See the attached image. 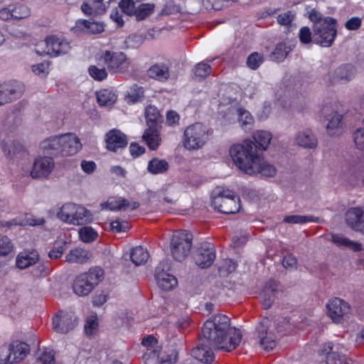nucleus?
Segmentation results:
<instances>
[{"mask_svg":"<svg viewBox=\"0 0 364 364\" xmlns=\"http://www.w3.org/2000/svg\"><path fill=\"white\" fill-rule=\"evenodd\" d=\"M64 247L63 245L54 246L53 249L48 252V257L51 259H56L60 258L63 253Z\"/></svg>","mask_w":364,"mask_h":364,"instance_id":"63","label":"nucleus"},{"mask_svg":"<svg viewBox=\"0 0 364 364\" xmlns=\"http://www.w3.org/2000/svg\"><path fill=\"white\" fill-rule=\"evenodd\" d=\"M296 17L294 11H287L279 14L277 17V23L284 26H291V23Z\"/></svg>","mask_w":364,"mask_h":364,"instance_id":"50","label":"nucleus"},{"mask_svg":"<svg viewBox=\"0 0 364 364\" xmlns=\"http://www.w3.org/2000/svg\"><path fill=\"white\" fill-rule=\"evenodd\" d=\"M237 119L240 126L245 132H248L253 128L254 118L249 111L244 108L237 109Z\"/></svg>","mask_w":364,"mask_h":364,"instance_id":"32","label":"nucleus"},{"mask_svg":"<svg viewBox=\"0 0 364 364\" xmlns=\"http://www.w3.org/2000/svg\"><path fill=\"white\" fill-rule=\"evenodd\" d=\"M277 284L274 281H270L260 293L262 306L265 309H269L274 302L277 296Z\"/></svg>","mask_w":364,"mask_h":364,"instance_id":"27","label":"nucleus"},{"mask_svg":"<svg viewBox=\"0 0 364 364\" xmlns=\"http://www.w3.org/2000/svg\"><path fill=\"white\" fill-rule=\"evenodd\" d=\"M202 336L212 346L225 351L235 349L242 339L240 331L232 327L230 319L224 314L208 319L202 327Z\"/></svg>","mask_w":364,"mask_h":364,"instance_id":"1","label":"nucleus"},{"mask_svg":"<svg viewBox=\"0 0 364 364\" xmlns=\"http://www.w3.org/2000/svg\"><path fill=\"white\" fill-rule=\"evenodd\" d=\"M211 205L224 214L237 213L241 208L240 198L233 191L222 188H217L213 191Z\"/></svg>","mask_w":364,"mask_h":364,"instance_id":"6","label":"nucleus"},{"mask_svg":"<svg viewBox=\"0 0 364 364\" xmlns=\"http://www.w3.org/2000/svg\"><path fill=\"white\" fill-rule=\"evenodd\" d=\"M88 73L91 77L97 81H102L107 77V73L105 68H98L96 65H90Z\"/></svg>","mask_w":364,"mask_h":364,"instance_id":"51","label":"nucleus"},{"mask_svg":"<svg viewBox=\"0 0 364 364\" xmlns=\"http://www.w3.org/2000/svg\"><path fill=\"white\" fill-rule=\"evenodd\" d=\"M237 264L231 259H227L223 262L220 271H224L227 273H230L235 271Z\"/></svg>","mask_w":364,"mask_h":364,"instance_id":"64","label":"nucleus"},{"mask_svg":"<svg viewBox=\"0 0 364 364\" xmlns=\"http://www.w3.org/2000/svg\"><path fill=\"white\" fill-rule=\"evenodd\" d=\"M289 320L283 318L278 323H272L268 318H264L257 328L259 344L265 350H272L277 341L291 330Z\"/></svg>","mask_w":364,"mask_h":364,"instance_id":"4","label":"nucleus"},{"mask_svg":"<svg viewBox=\"0 0 364 364\" xmlns=\"http://www.w3.org/2000/svg\"><path fill=\"white\" fill-rule=\"evenodd\" d=\"M11 11L13 19H22L30 16V9L22 2H16L11 4Z\"/></svg>","mask_w":364,"mask_h":364,"instance_id":"42","label":"nucleus"},{"mask_svg":"<svg viewBox=\"0 0 364 364\" xmlns=\"http://www.w3.org/2000/svg\"><path fill=\"white\" fill-rule=\"evenodd\" d=\"M82 146L80 138L71 132L48 137L40 145L41 149L45 154L54 156H73L82 149Z\"/></svg>","mask_w":364,"mask_h":364,"instance_id":"3","label":"nucleus"},{"mask_svg":"<svg viewBox=\"0 0 364 364\" xmlns=\"http://www.w3.org/2000/svg\"><path fill=\"white\" fill-rule=\"evenodd\" d=\"M145 116L147 122H156L160 118V112L157 107L154 105H149L146 107Z\"/></svg>","mask_w":364,"mask_h":364,"instance_id":"56","label":"nucleus"},{"mask_svg":"<svg viewBox=\"0 0 364 364\" xmlns=\"http://www.w3.org/2000/svg\"><path fill=\"white\" fill-rule=\"evenodd\" d=\"M76 27L79 29L89 31L91 33H100L104 30L103 25L94 21L80 19L76 21Z\"/></svg>","mask_w":364,"mask_h":364,"instance_id":"44","label":"nucleus"},{"mask_svg":"<svg viewBox=\"0 0 364 364\" xmlns=\"http://www.w3.org/2000/svg\"><path fill=\"white\" fill-rule=\"evenodd\" d=\"M30 352V346L24 342L14 341L0 347V364H16L23 361Z\"/></svg>","mask_w":364,"mask_h":364,"instance_id":"10","label":"nucleus"},{"mask_svg":"<svg viewBox=\"0 0 364 364\" xmlns=\"http://www.w3.org/2000/svg\"><path fill=\"white\" fill-rule=\"evenodd\" d=\"M104 278V271L100 267L91 268L80 274L73 284L74 292L80 296L89 294Z\"/></svg>","mask_w":364,"mask_h":364,"instance_id":"8","label":"nucleus"},{"mask_svg":"<svg viewBox=\"0 0 364 364\" xmlns=\"http://www.w3.org/2000/svg\"><path fill=\"white\" fill-rule=\"evenodd\" d=\"M48 63L43 62L32 65V71L37 75L46 77L48 73Z\"/></svg>","mask_w":364,"mask_h":364,"instance_id":"59","label":"nucleus"},{"mask_svg":"<svg viewBox=\"0 0 364 364\" xmlns=\"http://www.w3.org/2000/svg\"><path fill=\"white\" fill-rule=\"evenodd\" d=\"M20 96V92H17L10 85H0V105L7 103Z\"/></svg>","mask_w":364,"mask_h":364,"instance_id":"38","label":"nucleus"},{"mask_svg":"<svg viewBox=\"0 0 364 364\" xmlns=\"http://www.w3.org/2000/svg\"><path fill=\"white\" fill-rule=\"evenodd\" d=\"M154 10V4H142L136 8L134 15L137 21H142L150 16Z\"/></svg>","mask_w":364,"mask_h":364,"instance_id":"46","label":"nucleus"},{"mask_svg":"<svg viewBox=\"0 0 364 364\" xmlns=\"http://www.w3.org/2000/svg\"><path fill=\"white\" fill-rule=\"evenodd\" d=\"M296 143L304 148L313 149L317 145V139L311 129H304L296 133Z\"/></svg>","mask_w":364,"mask_h":364,"instance_id":"26","label":"nucleus"},{"mask_svg":"<svg viewBox=\"0 0 364 364\" xmlns=\"http://www.w3.org/2000/svg\"><path fill=\"white\" fill-rule=\"evenodd\" d=\"M337 34L336 20L331 17H325L321 22L314 26V40L322 47H330Z\"/></svg>","mask_w":364,"mask_h":364,"instance_id":"9","label":"nucleus"},{"mask_svg":"<svg viewBox=\"0 0 364 364\" xmlns=\"http://www.w3.org/2000/svg\"><path fill=\"white\" fill-rule=\"evenodd\" d=\"M343 115L338 113L333 114L326 126L328 134L331 136H338L343 133Z\"/></svg>","mask_w":364,"mask_h":364,"instance_id":"31","label":"nucleus"},{"mask_svg":"<svg viewBox=\"0 0 364 364\" xmlns=\"http://www.w3.org/2000/svg\"><path fill=\"white\" fill-rule=\"evenodd\" d=\"M46 48L43 53L50 56H58L67 53L70 48L69 43L62 38L55 36H49L46 39Z\"/></svg>","mask_w":364,"mask_h":364,"instance_id":"20","label":"nucleus"},{"mask_svg":"<svg viewBox=\"0 0 364 364\" xmlns=\"http://www.w3.org/2000/svg\"><path fill=\"white\" fill-rule=\"evenodd\" d=\"M100 60L111 73H124L129 65L127 57L122 52L106 50L102 53Z\"/></svg>","mask_w":364,"mask_h":364,"instance_id":"13","label":"nucleus"},{"mask_svg":"<svg viewBox=\"0 0 364 364\" xmlns=\"http://www.w3.org/2000/svg\"><path fill=\"white\" fill-rule=\"evenodd\" d=\"M139 203L124 198H111L101 204L102 209L112 211L134 210L139 208Z\"/></svg>","mask_w":364,"mask_h":364,"instance_id":"21","label":"nucleus"},{"mask_svg":"<svg viewBox=\"0 0 364 364\" xmlns=\"http://www.w3.org/2000/svg\"><path fill=\"white\" fill-rule=\"evenodd\" d=\"M284 222L289 224H304L306 223H321L322 220L319 218L313 215H292L285 216Z\"/></svg>","mask_w":364,"mask_h":364,"instance_id":"40","label":"nucleus"},{"mask_svg":"<svg viewBox=\"0 0 364 364\" xmlns=\"http://www.w3.org/2000/svg\"><path fill=\"white\" fill-rule=\"evenodd\" d=\"M361 25V19L358 17H352L346 22V28L348 30H357Z\"/></svg>","mask_w":364,"mask_h":364,"instance_id":"62","label":"nucleus"},{"mask_svg":"<svg viewBox=\"0 0 364 364\" xmlns=\"http://www.w3.org/2000/svg\"><path fill=\"white\" fill-rule=\"evenodd\" d=\"M98 328V320L97 315L89 316L85 324V331L87 335L92 336L96 333Z\"/></svg>","mask_w":364,"mask_h":364,"instance_id":"52","label":"nucleus"},{"mask_svg":"<svg viewBox=\"0 0 364 364\" xmlns=\"http://www.w3.org/2000/svg\"><path fill=\"white\" fill-rule=\"evenodd\" d=\"M105 141L107 149L114 152L124 148L127 144V136L117 129H112L108 132L106 134Z\"/></svg>","mask_w":364,"mask_h":364,"instance_id":"23","label":"nucleus"},{"mask_svg":"<svg viewBox=\"0 0 364 364\" xmlns=\"http://www.w3.org/2000/svg\"><path fill=\"white\" fill-rule=\"evenodd\" d=\"M128 97L133 102L141 100L144 97V89L137 85H133L128 91Z\"/></svg>","mask_w":364,"mask_h":364,"instance_id":"54","label":"nucleus"},{"mask_svg":"<svg viewBox=\"0 0 364 364\" xmlns=\"http://www.w3.org/2000/svg\"><path fill=\"white\" fill-rule=\"evenodd\" d=\"M169 264L167 261H163L156 267L155 277L159 288L169 291L177 285V279L172 274L167 273Z\"/></svg>","mask_w":364,"mask_h":364,"instance_id":"16","label":"nucleus"},{"mask_svg":"<svg viewBox=\"0 0 364 364\" xmlns=\"http://www.w3.org/2000/svg\"><path fill=\"white\" fill-rule=\"evenodd\" d=\"M262 153L254 141L246 139L240 143L232 144L229 149V155L235 166L243 173L252 176L257 170V164Z\"/></svg>","mask_w":364,"mask_h":364,"instance_id":"2","label":"nucleus"},{"mask_svg":"<svg viewBox=\"0 0 364 364\" xmlns=\"http://www.w3.org/2000/svg\"><path fill=\"white\" fill-rule=\"evenodd\" d=\"M299 39L303 43H309L311 42V32L309 28L306 26H304L300 29L299 31Z\"/></svg>","mask_w":364,"mask_h":364,"instance_id":"61","label":"nucleus"},{"mask_svg":"<svg viewBox=\"0 0 364 364\" xmlns=\"http://www.w3.org/2000/svg\"><path fill=\"white\" fill-rule=\"evenodd\" d=\"M210 65L203 62L198 63L193 69L195 77L199 80L206 77L210 74Z\"/></svg>","mask_w":364,"mask_h":364,"instance_id":"49","label":"nucleus"},{"mask_svg":"<svg viewBox=\"0 0 364 364\" xmlns=\"http://www.w3.org/2000/svg\"><path fill=\"white\" fill-rule=\"evenodd\" d=\"M89 258L87 251L80 247L71 250L65 257L66 261L68 263L77 264L85 263Z\"/></svg>","mask_w":364,"mask_h":364,"instance_id":"34","label":"nucleus"},{"mask_svg":"<svg viewBox=\"0 0 364 364\" xmlns=\"http://www.w3.org/2000/svg\"><path fill=\"white\" fill-rule=\"evenodd\" d=\"M257 164V169L253 175H256L260 173L262 176L264 177H273L277 173L276 167L269 164V162L264 161L262 155L261 154L259 156V160Z\"/></svg>","mask_w":364,"mask_h":364,"instance_id":"37","label":"nucleus"},{"mask_svg":"<svg viewBox=\"0 0 364 364\" xmlns=\"http://www.w3.org/2000/svg\"><path fill=\"white\" fill-rule=\"evenodd\" d=\"M196 264L201 268L210 267L215 259V251L212 244L202 243L194 255Z\"/></svg>","mask_w":364,"mask_h":364,"instance_id":"19","label":"nucleus"},{"mask_svg":"<svg viewBox=\"0 0 364 364\" xmlns=\"http://www.w3.org/2000/svg\"><path fill=\"white\" fill-rule=\"evenodd\" d=\"M252 141L258 149V152L266 151L272 139V134L267 130H256L252 134Z\"/></svg>","mask_w":364,"mask_h":364,"instance_id":"29","label":"nucleus"},{"mask_svg":"<svg viewBox=\"0 0 364 364\" xmlns=\"http://www.w3.org/2000/svg\"><path fill=\"white\" fill-rule=\"evenodd\" d=\"M55 166L53 157L38 156L33 161L30 176L33 179H46L53 171Z\"/></svg>","mask_w":364,"mask_h":364,"instance_id":"14","label":"nucleus"},{"mask_svg":"<svg viewBox=\"0 0 364 364\" xmlns=\"http://www.w3.org/2000/svg\"><path fill=\"white\" fill-rule=\"evenodd\" d=\"M142 138L152 150H156L160 145L161 138L158 131L154 128L150 127L149 129H146Z\"/></svg>","mask_w":364,"mask_h":364,"instance_id":"36","label":"nucleus"},{"mask_svg":"<svg viewBox=\"0 0 364 364\" xmlns=\"http://www.w3.org/2000/svg\"><path fill=\"white\" fill-rule=\"evenodd\" d=\"M192 245L191 235L186 231L174 234L171 240V254L177 261L184 260L190 253Z\"/></svg>","mask_w":364,"mask_h":364,"instance_id":"11","label":"nucleus"},{"mask_svg":"<svg viewBox=\"0 0 364 364\" xmlns=\"http://www.w3.org/2000/svg\"><path fill=\"white\" fill-rule=\"evenodd\" d=\"M331 241L338 247H348L354 251L362 250V245L360 242L350 240L342 235H332Z\"/></svg>","mask_w":364,"mask_h":364,"instance_id":"35","label":"nucleus"},{"mask_svg":"<svg viewBox=\"0 0 364 364\" xmlns=\"http://www.w3.org/2000/svg\"><path fill=\"white\" fill-rule=\"evenodd\" d=\"M327 316L335 323H343L349 318L350 305L338 297H333L326 304Z\"/></svg>","mask_w":364,"mask_h":364,"instance_id":"12","label":"nucleus"},{"mask_svg":"<svg viewBox=\"0 0 364 364\" xmlns=\"http://www.w3.org/2000/svg\"><path fill=\"white\" fill-rule=\"evenodd\" d=\"M291 50V45H287L285 42L279 43L273 51L272 58L274 61L282 62L287 58Z\"/></svg>","mask_w":364,"mask_h":364,"instance_id":"43","label":"nucleus"},{"mask_svg":"<svg viewBox=\"0 0 364 364\" xmlns=\"http://www.w3.org/2000/svg\"><path fill=\"white\" fill-rule=\"evenodd\" d=\"M144 359L146 364H173L176 362V355L172 353L166 356L161 355L160 348L156 347L144 355Z\"/></svg>","mask_w":364,"mask_h":364,"instance_id":"24","label":"nucleus"},{"mask_svg":"<svg viewBox=\"0 0 364 364\" xmlns=\"http://www.w3.org/2000/svg\"><path fill=\"white\" fill-rule=\"evenodd\" d=\"M109 227L112 231L117 233L126 232L129 229V225L127 222L118 220L112 221Z\"/></svg>","mask_w":364,"mask_h":364,"instance_id":"58","label":"nucleus"},{"mask_svg":"<svg viewBox=\"0 0 364 364\" xmlns=\"http://www.w3.org/2000/svg\"><path fill=\"white\" fill-rule=\"evenodd\" d=\"M346 220L352 229L364 233V207L350 208L346 213Z\"/></svg>","mask_w":364,"mask_h":364,"instance_id":"22","label":"nucleus"},{"mask_svg":"<svg viewBox=\"0 0 364 364\" xmlns=\"http://www.w3.org/2000/svg\"><path fill=\"white\" fill-rule=\"evenodd\" d=\"M97 98L100 106H111L115 103L117 97L112 91L104 89L97 92Z\"/></svg>","mask_w":364,"mask_h":364,"instance_id":"41","label":"nucleus"},{"mask_svg":"<svg viewBox=\"0 0 364 364\" xmlns=\"http://www.w3.org/2000/svg\"><path fill=\"white\" fill-rule=\"evenodd\" d=\"M345 347L339 343H326L320 350L321 355H326V364H342L345 361Z\"/></svg>","mask_w":364,"mask_h":364,"instance_id":"15","label":"nucleus"},{"mask_svg":"<svg viewBox=\"0 0 364 364\" xmlns=\"http://www.w3.org/2000/svg\"><path fill=\"white\" fill-rule=\"evenodd\" d=\"M263 62V56L258 53H253L247 59V65L252 70H256Z\"/></svg>","mask_w":364,"mask_h":364,"instance_id":"55","label":"nucleus"},{"mask_svg":"<svg viewBox=\"0 0 364 364\" xmlns=\"http://www.w3.org/2000/svg\"><path fill=\"white\" fill-rule=\"evenodd\" d=\"M38 359L43 364H54V353L51 350H45L39 355Z\"/></svg>","mask_w":364,"mask_h":364,"instance_id":"60","label":"nucleus"},{"mask_svg":"<svg viewBox=\"0 0 364 364\" xmlns=\"http://www.w3.org/2000/svg\"><path fill=\"white\" fill-rule=\"evenodd\" d=\"M119 6L123 13L129 16H133L136 9L135 4L132 0H121Z\"/></svg>","mask_w":364,"mask_h":364,"instance_id":"57","label":"nucleus"},{"mask_svg":"<svg viewBox=\"0 0 364 364\" xmlns=\"http://www.w3.org/2000/svg\"><path fill=\"white\" fill-rule=\"evenodd\" d=\"M201 339L200 342L192 350V355L197 360L203 363H210L214 360V353L211 348L205 345V341Z\"/></svg>","mask_w":364,"mask_h":364,"instance_id":"28","label":"nucleus"},{"mask_svg":"<svg viewBox=\"0 0 364 364\" xmlns=\"http://www.w3.org/2000/svg\"><path fill=\"white\" fill-rule=\"evenodd\" d=\"M355 73L353 66L344 65L335 70L333 80L338 82H348L354 77Z\"/></svg>","mask_w":364,"mask_h":364,"instance_id":"33","label":"nucleus"},{"mask_svg":"<svg viewBox=\"0 0 364 364\" xmlns=\"http://www.w3.org/2000/svg\"><path fill=\"white\" fill-rule=\"evenodd\" d=\"M39 254L36 250L20 252L16 259V265L20 269L28 268L39 261Z\"/></svg>","mask_w":364,"mask_h":364,"instance_id":"25","label":"nucleus"},{"mask_svg":"<svg viewBox=\"0 0 364 364\" xmlns=\"http://www.w3.org/2000/svg\"><path fill=\"white\" fill-rule=\"evenodd\" d=\"M149 77L159 82H166L170 77L168 67L164 63H156L147 70Z\"/></svg>","mask_w":364,"mask_h":364,"instance_id":"30","label":"nucleus"},{"mask_svg":"<svg viewBox=\"0 0 364 364\" xmlns=\"http://www.w3.org/2000/svg\"><path fill=\"white\" fill-rule=\"evenodd\" d=\"M168 168V163L163 159H153L148 164V171L153 174H159L166 171Z\"/></svg>","mask_w":364,"mask_h":364,"instance_id":"45","label":"nucleus"},{"mask_svg":"<svg viewBox=\"0 0 364 364\" xmlns=\"http://www.w3.org/2000/svg\"><path fill=\"white\" fill-rule=\"evenodd\" d=\"M57 216L62 221L74 225H81L92 220L90 210L81 205L73 203L63 205L57 213Z\"/></svg>","mask_w":364,"mask_h":364,"instance_id":"7","label":"nucleus"},{"mask_svg":"<svg viewBox=\"0 0 364 364\" xmlns=\"http://www.w3.org/2000/svg\"><path fill=\"white\" fill-rule=\"evenodd\" d=\"M145 37L141 34H132L124 41L127 48L135 49L140 47L144 43Z\"/></svg>","mask_w":364,"mask_h":364,"instance_id":"48","label":"nucleus"},{"mask_svg":"<svg viewBox=\"0 0 364 364\" xmlns=\"http://www.w3.org/2000/svg\"><path fill=\"white\" fill-rule=\"evenodd\" d=\"M3 138L0 142V148L4 156L9 159H13L15 155L23 150V147L19 142L11 140V126L6 127L1 133Z\"/></svg>","mask_w":364,"mask_h":364,"instance_id":"17","label":"nucleus"},{"mask_svg":"<svg viewBox=\"0 0 364 364\" xmlns=\"http://www.w3.org/2000/svg\"><path fill=\"white\" fill-rule=\"evenodd\" d=\"M77 325V318L72 314L60 311L53 319V328L60 333H67Z\"/></svg>","mask_w":364,"mask_h":364,"instance_id":"18","label":"nucleus"},{"mask_svg":"<svg viewBox=\"0 0 364 364\" xmlns=\"http://www.w3.org/2000/svg\"><path fill=\"white\" fill-rule=\"evenodd\" d=\"M13 243L6 235H0V256L8 255L13 250Z\"/></svg>","mask_w":364,"mask_h":364,"instance_id":"53","label":"nucleus"},{"mask_svg":"<svg viewBox=\"0 0 364 364\" xmlns=\"http://www.w3.org/2000/svg\"><path fill=\"white\" fill-rule=\"evenodd\" d=\"M210 129L203 124L196 122L185 129L182 144L188 151H198L205 146L210 139Z\"/></svg>","mask_w":364,"mask_h":364,"instance_id":"5","label":"nucleus"},{"mask_svg":"<svg viewBox=\"0 0 364 364\" xmlns=\"http://www.w3.org/2000/svg\"><path fill=\"white\" fill-rule=\"evenodd\" d=\"M79 235L81 240L84 242H91L97 238V232L90 226H85L80 229Z\"/></svg>","mask_w":364,"mask_h":364,"instance_id":"47","label":"nucleus"},{"mask_svg":"<svg viewBox=\"0 0 364 364\" xmlns=\"http://www.w3.org/2000/svg\"><path fill=\"white\" fill-rule=\"evenodd\" d=\"M149 257L147 250L141 246H136L132 248L130 252L131 260L136 266L145 264Z\"/></svg>","mask_w":364,"mask_h":364,"instance_id":"39","label":"nucleus"}]
</instances>
